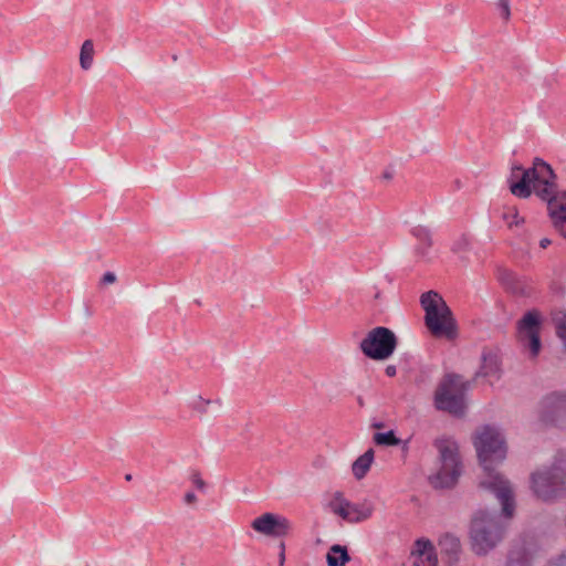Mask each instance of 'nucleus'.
I'll return each instance as SVG.
<instances>
[{"instance_id":"24","label":"nucleus","mask_w":566,"mask_h":566,"mask_svg":"<svg viewBox=\"0 0 566 566\" xmlns=\"http://www.w3.org/2000/svg\"><path fill=\"white\" fill-rule=\"evenodd\" d=\"M556 332L566 348V314L556 321Z\"/></svg>"},{"instance_id":"33","label":"nucleus","mask_w":566,"mask_h":566,"mask_svg":"<svg viewBox=\"0 0 566 566\" xmlns=\"http://www.w3.org/2000/svg\"><path fill=\"white\" fill-rule=\"evenodd\" d=\"M196 501H197V496H196V494H195L193 492H187V493L185 494V502H186L187 504H192V503H195Z\"/></svg>"},{"instance_id":"18","label":"nucleus","mask_w":566,"mask_h":566,"mask_svg":"<svg viewBox=\"0 0 566 566\" xmlns=\"http://www.w3.org/2000/svg\"><path fill=\"white\" fill-rule=\"evenodd\" d=\"M94 44L91 39L84 41L80 51V65L83 70L91 69L94 57Z\"/></svg>"},{"instance_id":"30","label":"nucleus","mask_w":566,"mask_h":566,"mask_svg":"<svg viewBox=\"0 0 566 566\" xmlns=\"http://www.w3.org/2000/svg\"><path fill=\"white\" fill-rule=\"evenodd\" d=\"M115 282H116V275L114 272H111V271L105 272L101 279L102 285L113 284Z\"/></svg>"},{"instance_id":"2","label":"nucleus","mask_w":566,"mask_h":566,"mask_svg":"<svg viewBox=\"0 0 566 566\" xmlns=\"http://www.w3.org/2000/svg\"><path fill=\"white\" fill-rule=\"evenodd\" d=\"M473 444L484 470L480 486L495 494L502 504L503 515L511 518L515 509L512 485L492 467L493 463L502 462L506 457V443L502 432L496 427L483 426L476 430Z\"/></svg>"},{"instance_id":"39","label":"nucleus","mask_w":566,"mask_h":566,"mask_svg":"<svg viewBox=\"0 0 566 566\" xmlns=\"http://www.w3.org/2000/svg\"><path fill=\"white\" fill-rule=\"evenodd\" d=\"M132 478H133V476H132V474H126V475H125V480H126V481H130V480H132Z\"/></svg>"},{"instance_id":"15","label":"nucleus","mask_w":566,"mask_h":566,"mask_svg":"<svg viewBox=\"0 0 566 566\" xmlns=\"http://www.w3.org/2000/svg\"><path fill=\"white\" fill-rule=\"evenodd\" d=\"M374 459H375L374 449L369 448L353 462V464H352L353 475L357 480L364 479L367 475L368 471L370 470Z\"/></svg>"},{"instance_id":"7","label":"nucleus","mask_w":566,"mask_h":566,"mask_svg":"<svg viewBox=\"0 0 566 566\" xmlns=\"http://www.w3.org/2000/svg\"><path fill=\"white\" fill-rule=\"evenodd\" d=\"M534 494L543 501H553L566 494V471L564 461L558 460L552 467L543 468L531 476Z\"/></svg>"},{"instance_id":"31","label":"nucleus","mask_w":566,"mask_h":566,"mask_svg":"<svg viewBox=\"0 0 566 566\" xmlns=\"http://www.w3.org/2000/svg\"><path fill=\"white\" fill-rule=\"evenodd\" d=\"M280 553H279V565L283 566L285 563V543L281 542L280 545Z\"/></svg>"},{"instance_id":"38","label":"nucleus","mask_w":566,"mask_h":566,"mask_svg":"<svg viewBox=\"0 0 566 566\" xmlns=\"http://www.w3.org/2000/svg\"><path fill=\"white\" fill-rule=\"evenodd\" d=\"M424 302H426V298H424V292L420 294L419 296V304L420 306L424 310Z\"/></svg>"},{"instance_id":"17","label":"nucleus","mask_w":566,"mask_h":566,"mask_svg":"<svg viewBox=\"0 0 566 566\" xmlns=\"http://www.w3.org/2000/svg\"><path fill=\"white\" fill-rule=\"evenodd\" d=\"M439 547L442 553L447 554L449 562L457 560L458 553L460 551V542L453 535H444L439 539Z\"/></svg>"},{"instance_id":"27","label":"nucleus","mask_w":566,"mask_h":566,"mask_svg":"<svg viewBox=\"0 0 566 566\" xmlns=\"http://www.w3.org/2000/svg\"><path fill=\"white\" fill-rule=\"evenodd\" d=\"M545 566H566V551L549 558Z\"/></svg>"},{"instance_id":"40","label":"nucleus","mask_w":566,"mask_h":566,"mask_svg":"<svg viewBox=\"0 0 566 566\" xmlns=\"http://www.w3.org/2000/svg\"><path fill=\"white\" fill-rule=\"evenodd\" d=\"M375 298H380V293H379V292H377V293L375 294Z\"/></svg>"},{"instance_id":"22","label":"nucleus","mask_w":566,"mask_h":566,"mask_svg":"<svg viewBox=\"0 0 566 566\" xmlns=\"http://www.w3.org/2000/svg\"><path fill=\"white\" fill-rule=\"evenodd\" d=\"M500 280L513 293H525L524 289L520 287V282L515 274L504 271L500 274Z\"/></svg>"},{"instance_id":"34","label":"nucleus","mask_w":566,"mask_h":566,"mask_svg":"<svg viewBox=\"0 0 566 566\" xmlns=\"http://www.w3.org/2000/svg\"><path fill=\"white\" fill-rule=\"evenodd\" d=\"M551 244V240L547 238H544L539 241V247L543 249H546Z\"/></svg>"},{"instance_id":"1","label":"nucleus","mask_w":566,"mask_h":566,"mask_svg":"<svg viewBox=\"0 0 566 566\" xmlns=\"http://www.w3.org/2000/svg\"><path fill=\"white\" fill-rule=\"evenodd\" d=\"M555 179L552 167L536 158L533 167L528 169L521 165L512 166L509 178L510 191L518 198H528L534 192L546 201L554 227L566 238V192H557Z\"/></svg>"},{"instance_id":"12","label":"nucleus","mask_w":566,"mask_h":566,"mask_svg":"<svg viewBox=\"0 0 566 566\" xmlns=\"http://www.w3.org/2000/svg\"><path fill=\"white\" fill-rule=\"evenodd\" d=\"M251 527L255 532L270 537H284L293 531V524L289 518L274 513H264L254 518Z\"/></svg>"},{"instance_id":"36","label":"nucleus","mask_w":566,"mask_h":566,"mask_svg":"<svg viewBox=\"0 0 566 566\" xmlns=\"http://www.w3.org/2000/svg\"><path fill=\"white\" fill-rule=\"evenodd\" d=\"M411 438H408L407 440L402 441L401 440V450L402 452H407L408 451V444H409V441H410Z\"/></svg>"},{"instance_id":"23","label":"nucleus","mask_w":566,"mask_h":566,"mask_svg":"<svg viewBox=\"0 0 566 566\" xmlns=\"http://www.w3.org/2000/svg\"><path fill=\"white\" fill-rule=\"evenodd\" d=\"M502 218L511 229L524 223V218L520 217L518 211L514 207L506 208L502 214Z\"/></svg>"},{"instance_id":"8","label":"nucleus","mask_w":566,"mask_h":566,"mask_svg":"<svg viewBox=\"0 0 566 566\" xmlns=\"http://www.w3.org/2000/svg\"><path fill=\"white\" fill-rule=\"evenodd\" d=\"M398 346L396 334L385 326H377L368 332L360 342V350L373 360H386L392 356Z\"/></svg>"},{"instance_id":"32","label":"nucleus","mask_w":566,"mask_h":566,"mask_svg":"<svg viewBox=\"0 0 566 566\" xmlns=\"http://www.w3.org/2000/svg\"><path fill=\"white\" fill-rule=\"evenodd\" d=\"M385 374L388 376V377H395L396 374H397V368L395 365H388L386 368H385Z\"/></svg>"},{"instance_id":"20","label":"nucleus","mask_w":566,"mask_h":566,"mask_svg":"<svg viewBox=\"0 0 566 566\" xmlns=\"http://www.w3.org/2000/svg\"><path fill=\"white\" fill-rule=\"evenodd\" d=\"M470 247L471 242L469 237L465 234H460L453 239L450 249L454 254L462 258L470 250Z\"/></svg>"},{"instance_id":"21","label":"nucleus","mask_w":566,"mask_h":566,"mask_svg":"<svg viewBox=\"0 0 566 566\" xmlns=\"http://www.w3.org/2000/svg\"><path fill=\"white\" fill-rule=\"evenodd\" d=\"M424 537H419L415 542V548L411 551V566H424Z\"/></svg>"},{"instance_id":"13","label":"nucleus","mask_w":566,"mask_h":566,"mask_svg":"<svg viewBox=\"0 0 566 566\" xmlns=\"http://www.w3.org/2000/svg\"><path fill=\"white\" fill-rule=\"evenodd\" d=\"M538 554L535 548L521 547L511 551L506 566H537Z\"/></svg>"},{"instance_id":"26","label":"nucleus","mask_w":566,"mask_h":566,"mask_svg":"<svg viewBox=\"0 0 566 566\" xmlns=\"http://www.w3.org/2000/svg\"><path fill=\"white\" fill-rule=\"evenodd\" d=\"M191 482L199 491H205L206 489V482L202 480L200 472L197 470H193L190 475Z\"/></svg>"},{"instance_id":"42","label":"nucleus","mask_w":566,"mask_h":566,"mask_svg":"<svg viewBox=\"0 0 566 566\" xmlns=\"http://www.w3.org/2000/svg\"><path fill=\"white\" fill-rule=\"evenodd\" d=\"M358 403H359V405H363V400H361V398H359V399H358Z\"/></svg>"},{"instance_id":"41","label":"nucleus","mask_w":566,"mask_h":566,"mask_svg":"<svg viewBox=\"0 0 566 566\" xmlns=\"http://www.w3.org/2000/svg\"><path fill=\"white\" fill-rule=\"evenodd\" d=\"M412 233H413L415 235H419V234H418V230H417V229H415V230L412 231Z\"/></svg>"},{"instance_id":"25","label":"nucleus","mask_w":566,"mask_h":566,"mask_svg":"<svg viewBox=\"0 0 566 566\" xmlns=\"http://www.w3.org/2000/svg\"><path fill=\"white\" fill-rule=\"evenodd\" d=\"M500 15L507 21L511 17L510 0H497Z\"/></svg>"},{"instance_id":"11","label":"nucleus","mask_w":566,"mask_h":566,"mask_svg":"<svg viewBox=\"0 0 566 566\" xmlns=\"http://www.w3.org/2000/svg\"><path fill=\"white\" fill-rule=\"evenodd\" d=\"M518 339L531 357H536L541 352L539 317L536 312H527L517 325Z\"/></svg>"},{"instance_id":"29","label":"nucleus","mask_w":566,"mask_h":566,"mask_svg":"<svg viewBox=\"0 0 566 566\" xmlns=\"http://www.w3.org/2000/svg\"><path fill=\"white\" fill-rule=\"evenodd\" d=\"M210 400H205L202 397L198 398V401L193 402V409L203 413L207 411V406L210 403Z\"/></svg>"},{"instance_id":"3","label":"nucleus","mask_w":566,"mask_h":566,"mask_svg":"<svg viewBox=\"0 0 566 566\" xmlns=\"http://www.w3.org/2000/svg\"><path fill=\"white\" fill-rule=\"evenodd\" d=\"M505 530L506 524L500 515L486 510L476 511L470 526L472 551L476 555H486L502 542Z\"/></svg>"},{"instance_id":"14","label":"nucleus","mask_w":566,"mask_h":566,"mask_svg":"<svg viewBox=\"0 0 566 566\" xmlns=\"http://www.w3.org/2000/svg\"><path fill=\"white\" fill-rule=\"evenodd\" d=\"M480 376L495 380L500 379L501 367L497 355L491 352H483L480 370L475 374V377Z\"/></svg>"},{"instance_id":"35","label":"nucleus","mask_w":566,"mask_h":566,"mask_svg":"<svg viewBox=\"0 0 566 566\" xmlns=\"http://www.w3.org/2000/svg\"><path fill=\"white\" fill-rule=\"evenodd\" d=\"M371 428H374V429H384L385 428V423L381 422V421H374L371 423Z\"/></svg>"},{"instance_id":"28","label":"nucleus","mask_w":566,"mask_h":566,"mask_svg":"<svg viewBox=\"0 0 566 566\" xmlns=\"http://www.w3.org/2000/svg\"><path fill=\"white\" fill-rule=\"evenodd\" d=\"M427 564L430 566L437 565V555L434 554V547L430 541L427 539Z\"/></svg>"},{"instance_id":"37","label":"nucleus","mask_w":566,"mask_h":566,"mask_svg":"<svg viewBox=\"0 0 566 566\" xmlns=\"http://www.w3.org/2000/svg\"><path fill=\"white\" fill-rule=\"evenodd\" d=\"M392 177H394V175L390 170H385L382 174V178L386 180H390V179H392Z\"/></svg>"},{"instance_id":"9","label":"nucleus","mask_w":566,"mask_h":566,"mask_svg":"<svg viewBox=\"0 0 566 566\" xmlns=\"http://www.w3.org/2000/svg\"><path fill=\"white\" fill-rule=\"evenodd\" d=\"M538 413L545 423L566 427V391H553L544 396Z\"/></svg>"},{"instance_id":"4","label":"nucleus","mask_w":566,"mask_h":566,"mask_svg":"<svg viewBox=\"0 0 566 566\" xmlns=\"http://www.w3.org/2000/svg\"><path fill=\"white\" fill-rule=\"evenodd\" d=\"M427 331L437 339L453 343L459 337L458 322L442 296L427 291Z\"/></svg>"},{"instance_id":"16","label":"nucleus","mask_w":566,"mask_h":566,"mask_svg":"<svg viewBox=\"0 0 566 566\" xmlns=\"http://www.w3.org/2000/svg\"><path fill=\"white\" fill-rule=\"evenodd\" d=\"M350 560L346 546L334 544L326 554L327 566H345Z\"/></svg>"},{"instance_id":"10","label":"nucleus","mask_w":566,"mask_h":566,"mask_svg":"<svg viewBox=\"0 0 566 566\" xmlns=\"http://www.w3.org/2000/svg\"><path fill=\"white\" fill-rule=\"evenodd\" d=\"M331 506L335 514L349 523L366 521L374 512V506L370 502L353 503L346 500L340 492L335 493Z\"/></svg>"},{"instance_id":"19","label":"nucleus","mask_w":566,"mask_h":566,"mask_svg":"<svg viewBox=\"0 0 566 566\" xmlns=\"http://www.w3.org/2000/svg\"><path fill=\"white\" fill-rule=\"evenodd\" d=\"M373 441L376 446L379 447H396L401 443V439H399L394 430H389L387 432H376L373 436Z\"/></svg>"},{"instance_id":"6","label":"nucleus","mask_w":566,"mask_h":566,"mask_svg":"<svg viewBox=\"0 0 566 566\" xmlns=\"http://www.w3.org/2000/svg\"><path fill=\"white\" fill-rule=\"evenodd\" d=\"M469 388L470 381H465L462 376L457 374L446 376L434 395L437 409L459 418L464 416L465 392Z\"/></svg>"},{"instance_id":"5","label":"nucleus","mask_w":566,"mask_h":566,"mask_svg":"<svg viewBox=\"0 0 566 566\" xmlns=\"http://www.w3.org/2000/svg\"><path fill=\"white\" fill-rule=\"evenodd\" d=\"M440 468L430 476V483L436 489H450L455 485L461 475V459L458 442L447 436L434 440Z\"/></svg>"}]
</instances>
